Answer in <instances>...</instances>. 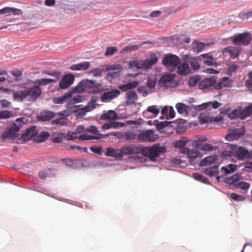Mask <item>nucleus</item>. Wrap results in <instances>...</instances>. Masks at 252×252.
I'll return each instance as SVG.
<instances>
[{
	"instance_id": "nucleus-24",
	"label": "nucleus",
	"mask_w": 252,
	"mask_h": 252,
	"mask_svg": "<svg viewBox=\"0 0 252 252\" xmlns=\"http://www.w3.org/2000/svg\"><path fill=\"white\" fill-rule=\"evenodd\" d=\"M218 159V157L216 154L210 156L203 158L199 163L200 166H205L211 165Z\"/></svg>"
},
{
	"instance_id": "nucleus-58",
	"label": "nucleus",
	"mask_w": 252,
	"mask_h": 252,
	"mask_svg": "<svg viewBox=\"0 0 252 252\" xmlns=\"http://www.w3.org/2000/svg\"><path fill=\"white\" fill-rule=\"evenodd\" d=\"M156 85V80L154 79H153L151 77H149L147 82V86L151 89H153L155 88Z\"/></svg>"
},
{
	"instance_id": "nucleus-3",
	"label": "nucleus",
	"mask_w": 252,
	"mask_h": 252,
	"mask_svg": "<svg viewBox=\"0 0 252 252\" xmlns=\"http://www.w3.org/2000/svg\"><path fill=\"white\" fill-rule=\"evenodd\" d=\"M22 125L20 119H17L16 120V123H13L4 131L2 135V138L13 139L17 137L18 136L17 132L21 129Z\"/></svg>"
},
{
	"instance_id": "nucleus-1",
	"label": "nucleus",
	"mask_w": 252,
	"mask_h": 252,
	"mask_svg": "<svg viewBox=\"0 0 252 252\" xmlns=\"http://www.w3.org/2000/svg\"><path fill=\"white\" fill-rule=\"evenodd\" d=\"M166 148L159 144L152 147H144L142 148L136 146H128L122 147L120 150L121 156L122 155H132L140 152L142 154L148 157L152 161H155L156 158L160 154L165 153Z\"/></svg>"
},
{
	"instance_id": "nucleus-31",
	"label": "nucleus",
	"mask_w": 252,
	"mask_h": 252,
	"mask_svg": "<svg viewBox=\"0 0 252 252\" xmlns=\"http://www.w3.org/2000/svg\"><path fill=\"white\" fill-rule=\"evenodd\" d=\"M224 51L229 54L232 58H235L240 54V48L233 46H228L225 48Z\"/></svg>"
},
{
	"instance_id": "nucleus-55",
	"label": "nucleus",
	"mask_w": 252,
	"mask_h": 252,
	"mask_svg": "<svg viewBox=\"0 0 252 252\" xmlns=\"http://www.w3.org/2000/svg\"><path fill=\"white\" fill-rule=\"evenodd\" d=\"M117 51V48L116 47H108L107 48L105 55L110 56L113 55Z\"/></svg>"
},
{
	"instance_id": "nucleus-15",
	"label": "nucleus",
	"mask_w": 252,
	"mask_h": 252,
	"mask_svg": "<svg viewBox=\"0 0 252 252\" xmlns=\"http://www.w3.org/2000/svg\"><path fill=\"white\" fill-rule=\"evenodd\" d=\"M96 98L95 97H92L89 102L88 103L87 105L82 109H80L78 115L84 116L87 112L91 111L96 108L97 105H98L96 103Z\"/></svg>"
},
{
	"instance_id": "nucleus-62",
	"label": "nucleus",
	"mask_w": 252,
	"mask_h": 252,
	"mask_svg": "<svg viewBox=\"0 0 252 252\" xmlns=\"http://www.w3.org/2000/svg\"><path fill=\"white\" fill-rule=\"evenodd\" d=\"M78 134V133L76 131L74 132L67 134V139L70 140H73L77 138L79 139V136H78L77 135Z\"/></svg>"
},
{
	"instance_id": "nucleus-23",
	"label": "nucleus",
	"mask_w": 252,
	"mask_h": 252,
	"mask_svg": "<svg viewBox=\"0 0 252 252\" xmlns=\"http://www.w3.org/2000/svg\"><path fill=\"white\" fill-rule=\"evenodd\" d=\"M126 103L128 105H131L135 103L138 99V95L134 91H129L126 94Z\"/></svg>"
},
{
	"instance_id": "nucleus-63",
	"label": "nucleus",
	"mask_w": 252,
	"mask_h": 252,
	"mask_svg": "<svg viewBox=\"0 0 252 252\" xmlns=\"http://www.w3.org/2000/svg\"><path fill=\"white\" fill-rule=\"evenodd\" d=\"M102 148L101 146H92L90 150L94 153L100 154Z\"/></svg>"
},
{
	"instance_id": "nucleus-57",
	"label": "nucleus",
	"mask_w": 252,
	"mask_h": 252,
	"mask_svg": "<svg viewBox=\"0 0 252 252\" xmlns=\"http://www.w3.org/2000/svg\"><path fill=\"white\" fill-rule=\"evenodd\" d=\"M214 149V146L210 144H204L201 146V150L203 151H211Z\"/></svg>"
},
{
	"instance_id": "nucleus-17",
	"label": "nucleus",
	"mask_w": 252,
	"mask_h": 252,
	"mask_svg": "<svg viewBox=\"0 0 252 252\" xmlns=\"http://www.w3.org/2000/svg\"><path fill=\"white\" fill-rule=\"evenodd\" d=\"M232 81L231 80L227 77H225L220 79L218 83H215L213 88L216 90H219L223 88L230 87L232 86Z\"/></svg>"
},
{
	"instance_id": "nucleus-25",
	"label": "nucleus",
	"mask_w": 252,
	"mask_h": 252,
	"mask_svg": "<svg viewBox=\"0 0 252 252\" xmlns=\"http://www.w3.org/2000/svg\"><path fill=\"white\" fill-rule=\"evenodd\" d=\"M118 119V116L113 110H109L105 113L102 114L100 117L101 120L105 121H113Z\"/></svg>"
},
{
	"instance_id": "nucleus-12",
	"label": "nucleus",
	"mask_w": 252,
	"mask_h": 252,
	"mask_svg": "<svg viewBox=\"0 0 252 252\" xmlns=\"http://www.w3.org/2000/svg\"><path fill=\"white\" fill-rule=\"evenodd\" d=\"M75 77L72 73L65 74L59 83V87L61 89H66L71 86L74 83Z\"/></svg>"
},
{
	"instance_id": "nucleus-33",
	"label": "nucleus",
	"mask_w": 252,
	"mask_h": 252,
	"mask_svg": "<svg viewBox=\"0 0 252 252\" xmlns=\"http://www.w3.org/2000/svg\"><path fill=\"white\" fill-rule=\"evenodd\" d=\"M124 126L125 125L121 122L111 121L109 123L104 124L102 127L103 129H108L121 127Z\"/></svg>"
},
{
	"instance_id": "nucleus-27",
	"label": "nucleus",
	"mask_w": 252,
	"mask_h": 252,
	"mask_svg": "<svg viewBox=\"0 0 252 252\" xmlns=\"http://www.w3.org/2000/svg\"><path fill=\"white\" fill-rule=\"evenodd\" d=\"M72 95V93L67 92L61 97L54 98L53 100V101L55 104H63L68 100L71 99Z\"/></svg>"
},
{
	"instance_id": "nucleus-60",
	"label": "nucleus",
	"mask_w": 252,
	"mask_h": 252,
	"mask_svg": "<svg viewBox=\"0 0 252 252\" xmlns=\"http://www.w3.org/2000/svg\"><path fill=\"white\" fill-rule=\"evenodd\" d=\"M0 105L1 108H8L11 105V102L6 99H2L0 100Z\"/></svg>"
},
{
	"instance_id": "nucleus-4",
	"label": "nucleus",
	"mask_w": 252,
	"mask_h": 252,
	"mask_svg": "<svg viewBox=\"0 0 252 252\" xmlns=\"http://www.w3.org/2000/svg\"><path fill=\"white\" fill-rule=\"evenodd\" d=\"M102 89L104 90L102 91L103 93L100 96V99L101 102L104 103L111 101L113 99L118 97L121 94V92L116 89L109 90L107 88L103 86H102Z\"/></svg>"
},
{
	"instance_id": "nucleus-7",
	"label": "nucleus",
	"mask_w": 252,
	"mask_h": 252,
	"mask_svg": "<svg viewBox=\"0 0 252 252\" xmlns=\"http://www.w3.org/2000/svg\"><path fill=\"white\" fill-rule=\"evenodd\" d=\"M158 138V135L152 129H148L141 132L137 139L141 142H154Z\"/></svg>"
},
{
	"instance_id": "nucleus-13",
	"label": "nucleus",
	"mask_w": 252,
	"mask_h": 252,
	"mask_svg": "<svg viewBox=\"0 0 252 252\" xmlns=\"http://www.w3.org/2000/svg\"><path fill=\"white\" fill-rule=\"evenodd\" d=\"M174 76L173 75H165L159 79V84L166 88L174 87Z\"/></svg>"
},
{
	"instance_id": "nucleus-20",
	"label": "nucleus",
	"mask_w": 252,
	"mask_h": 252,
	"mask_svg": "<svg viewBox=\"0 0 252 252\" xmlns=\"http://www.w3.org/2000/svg\"><path fill=\"white\" fill-rule=\"evenodd\" d=\"M6 14L7 15L13 14L14 15H20L22 14V10L13 7H6L0 9V14Z\"/></svg>"
},
{
	"instance_id": "nucleus-54",
	"label": "nucleus",
	"mask_w": 252,
	"mask_h": 252,
	"mask_svg": "<svg viewBox=\"0 0 252 252\" xmlns=\"http://www.w3.org/2000/svg\"><path fill=\"white\" fill-rule=\"evenodd\" d=\"M89 72L93 74L94 77H101L102 75L103 70L100 68H95L90 71Z\"/></svg>"
},
{
	"instance_id": "nucleus-43",
	"label": "nucleus",
	"mask_w": 252,
	"mask_h": 252,
	"mask_svg": "<svg viewBox=\"0 0 252 252\" xmlns=\"http://www.w3.org/2000/svg\"><path fill=\"white\" fill-rule=\"evenodd\" d=\"M87 90L84 80L80 82L78 85L73 89L74 93H82Z\"/></svg>"
},
{
	"instance_id": "nucleus-35",
	"label": "nucleus",
	"mask_w": 252,
	"mask_h": 252,
	"mask_svg": "<svg viewBox=\"0 0 252 252\" xmlns=\"http://www.w3.org/2000/svg\"><path fill=\"white\" fill-rule=\"evenodd\" d=\"M56 82H57V79L42 78L37 79L34 83L35 85L40 87L41 86H46L50 83H55Z\"/></svg>"
},
{
	"instance_id": "nucleus-26",
	"label": "nucleus",
	"mask_w": 252,
	"mask_h": 252,
	"mask_svg": "<svg viewBox=\"0 0 252 252\" xmlns=\"http://www.w3.org/2000/svg\"><path fill=\"white\" fill-rule=\"evenodd\" d=\"M244 132L242 130L236 129L226 135L225 139L227 141L236 140L242 136Z\"/></svg>"
},
{
	"instance_id": "nucleus-39",
	"label": "nucleus",
	"mask_w": 252,
	"mask_h": 252,
	"mask_svg": "<svg viewBox=\"0 0 252 252\" xmlns=\"http://www.w3.org/2000/svg\"><path fill=\"white\" fill-rule=\"evenodd\" d=\"M160 112V108L157 105H152L149 106L147 110L144 111V115H146L148 112L152 113L154 116H157Z\"/></svg>"
},
{
	"instance_id": "nucleus-29",
	"label": "nucleus",
	"mask_w": 252,
	"mask_h": 252,
	"mask_svg": "<svg viewBox=\"0 0 252 252\" xmlns=\"http://www.w3.org/2000/svg\"><path fill=\"white\" fill-rule=\"evenodd\" d=\"M158 61V58L155 54L152 55L150 58L146 60L143 63V67L149 68L156 63Z\"/></svg>"
},
{
	"instance_id": "nucleus-41",
	"label": "nucleus",
	"mask_w": 252,
	"mask_h": 252,
	"mask_svg": "<svg viewBox=\"0 0 252 252\" xmlns=\"http://www.w3.org/2000/svg\"><path fill=\"white\" fill-rule=\"evenodd\" d=\"M192 176L194 179L197 181H200L203 183L209 184L210 181L209 180L203 176L202 174L197 173H194L192 174Z\"/></svg>"
},
{
	"instance_id": "nucleus-42",
	"label": "nucleus",
	"mask_w": 252,
	"mask_h": 252,
	"mask_svg": "<svg viewBox=\"0 0 252 252\" xmlns=\"http://www.w3.org/2000/svg\"><path fill=\"white\" fill-rule=\"evenodd\" d=\"M188 140L186 138L183 137L182 139L178 140L175 142L174 143V146L175 148H181V150L183 148H185L184 147L187 145Z\"/></svg>"
},
{
	"instance_id": "nucleus-49",
	"label": "nucleus",
	"mask_w": 252,
	"mask_h": 252,
	"mask_svg": "<svg viewBox=\"0 0 252 252\" xmlns=\"http://www.w3.org/2000/svg\"><path fill=\"white\" fill-rule=\"evenodd\" d=\"M236 166L235 165L230 164L227 166L222 167L221 168L222 171H224L225 173L226 174H230L232 172H233L236 170Z\"/></svg>"
},
{
	"instance_id": "nucleus-59",
	"label": "nucleus",
	"mask_w": 252,
	"mask_h": 252,
	"mask_svg": "<svg viewBox=\"0 0 252 252\" xmlns=\"http://www.w3.org/2000/svg\"><path fill=\"white\" fill-rule=\"evenodd\" d=\"M243 170L248 172H252V161L245 162Z\"/></svg>"
},
{
	"instance_id": "nucleus-61",
	"label": "nucleus",
	"mask_w": 252,
	"mask_h": 252,
	"mask_svg": "<svg viewBox=\"0 0 252 252\" xmlns=\"http://www.w3.org/2000/svg\"><path fill=\"white\" fill-rule=\"evenodd\" d=\"M199 82V79L197 77H193L190 78L189 81V84L190 87H194L196 86Z\"/></svg>"
},
{
	"instance_id": "nucleus-11",
	"label": "nucleus",
	"mask_w": 252,
	"mask_h": 252,
	"mask_svg": "<svg viewBox=\"0 0 252 252\" xmlns=\"http://www.w3.org/2000/svg\"><path fill=\"white\" fill-rule=\"evenodd\" d=\"M87 89H94L92 91L93 94H100L104 90L101 83H97L95 80H84Z\"/></svg>"
},
{
	"instance_id": "nucleus-2",
	"label": "nucleus",
	"mask_w": 252,
	"mask_h": 252,
	"mask_svg": "<svg viewBox=\"0 0 252 252\" xmlns=\"http://www.w3.org/2000/svg\"><path fill=\"white\" fill-rule=\"evenodd\" d=\"M86 133H83L79 137L81 141L89 140L92 139L99 140L103 138V134L99 133L97 127L91 126L85 130Z\"/></svg>"
},
{
	"instance_id": "nucleus-6",
	"label": "nucleus",
	"mask_w": 252,
	"mask_h": 252,
	"mask_svg": "<svg viewBox=\"0 0 252 252\" xmlns=\"http://www.w3.org/2000/svg\"><path fill=\"white\" fill-rule=\"evenodd\" d=\"M162 63L169 70L173 71L179 64L180 59L176 55L169 54L163 58Z\"/></svg>"
},
{
	"instance_id": "nucleus-10",
	"label": "nucleus",
	"mask_w": 252,
	"mask_h": 252,
	"mask_svg": "<svg viewBox=\"0 0 252 252\" xmlns=\"http://www.w3.org/2000/svg\"><path fill=\"white\" fill-rule=\"evenodd\" d=\"M180 153L186 154L190 162H193L196 158L202 157L201 154L196 149L187 147L180 150Z\"/></svg>"
},
{
	"instance_id": "nucleus-9",
	"label": "nucleus",
	"mask_w": 252,
	"mask_h": 252,
	"mask_svg": "<svg viewBox=\"0 0 252 252\" xmlns=\"http://www.w3.org/2000/svg\"><path fill=\"white\" fill-rule=\"evenodd\" d=\"M28 100L30 102L35 101L41 95V89L37 85L27 88Z\"/></svg>"
},
{
	"instance_id": "nucleus-50",
	"label": "nucleus",
	"mask_w": 252,
	"mask_h": 252,
	"mask_svg": "<svg viewBox=\"0 0 252 252\" xmlns=\"http://www.w3.org/2000/svg\"><path fill=\"white\" fill-rule=\"evenodd\" d=\"M12 112L7 110L0 111V119H8L13 116Z\"/></svg>"
},
{
	"instance_id": "nucleus-44",
	"label": "nucleus",
	"mask_w": 252,
	"mask_h": 252,
	"mask_svg": "<svg viewBox=\"0 0 252 252\" xmlns=\"http://www.w3.org/2000/svg\"><path fill=\"white\" fill-rule=\"evenodd\" d=\"M49 136V134L47 132H43L36 136L34 141L36 142L39 143L45 141Z\"/></svg>"
},
{
	"instance_id": "nucleus-28",
	"label": "nucleus",
	"mask_w": 252,
	"mask_h": 252,
	"mask_svg": "<svg viewBox=\"0 0 252 252\" xmlns=\"http://www.w3.org/2000/svg\"><path fill=\"white\" fill-rule=\"evenodd\" d=\"M139 83V82L138 81H134L125 85H119L118 88L123 92L129 91L130 90L136 88L138 85Z\"/></svg>"
},
{
	"instance_id": "nucleus-38",
	"label": "nucleus",
	"mask_w": 252,
	"mask_h": 252,
	"mask_svg": "<svg viewBox=\"0 0 252 252\" xmlns=\"http://www.w3.org/2000/svg\"><path fill=\"white\" fill-rule=\"evenodd\" d=\"M106 155L114 158L119 157L121 156L120 150H115L111 147L108 148L107 149Z\"/></svg>"
},
{
	"instance_id": "nucleus-46",
	"label": "nucleus",
	"mask_w": 252,
	"mask_h": 252,
	"mask_svg": "<svg viewBox=\"0 0 252 252\" xmlns=\"http://www.w3.org/2000/svg\"><path fill=\"white\" fill-rule=\"evenodd\" d=\"M142 44H141L139 45H129L128 46H126L121 51V53H125L126 52H130L132 51H135L138 49L140 46H141Z\"/></svg>"
},
{
	"instance_id": "nucleus-5",
	"label": "nucleus",
	"mask_w": 252,
	"mask_h": 252,
	"mask_svg": "<svg viewBox=\"0 0 252 252\" xmlns=\"http://www.w3.org/2000/svg\"><path fill=\"white\" fill-rule=\"evenodd\" d=\"M229 39L232 41L234 44L246 46L250 43L252 36L249 32H245L242 33L236 34L230 37Z\"/></svg>"
},
{
	"instance_id": "nucleus-21",
	"label": "nucleus",
	"mask_w": 252,
	"mask_h": 252,
	"mask_svg": "<svg viewBox=\"0 0 252 252\" xmlns=\"http://www.w3.org/2000/svg\"><path fill=\"white\" fill-rule=\"evenodd\" d=\"M27 89L24 90H19L13 92V99L18 101H22L28 97Z\"/></svg>"
},
{
	"instance_id": "nucleus-52",
	"label": "nucleus",
	"mask_w": 252,
	"mask_h": 252,
	"mask_svg": "<svg viewBox=\"0 0 252 252\" xmlns=\"http://www.w3.org/2000/svg\"><path fill=\"white\" fill-rule=\"evenodd\" d=\"M123 68L121 66V64H113V65H109L107 68H106V70L107 71H112V70H114V71H118V72H121Z\"/></svg>"
},
{
	"instance_id": "nucleus-32",
	"label": "nucleus",
	"mask_w": 252,
	"mask_h": 252,
	"mask_svg": "<svg viewBox=\"0 0 252 252\" xmlns=\"http://www.w3.org/2000/svg\"><path fill=\"white\" fill-rule=\"evenodd\" d=\"M203 172L210 177L216 176L219 173V167L218 165H214L205 169H203Z\"/></svg>"
},
{
	"instance_id": "nucleus-34",
	"label": "nucleus",
	"mask_w": 252,
	"mask_h": 252,
	"mask_svg": "<svg viewBox=\"0 0 252 252\" xmlns=\"http://www.w3.org/2000/svg\"><path fill=\"white\" fill-rule=\"evenodd\" d=\"M55 116V113L52 111H46L42 113L38 117L41 121H49Z\"/></svg>"
},
{
	"instance_id": "nucleus-45",
	"label": "nucleus",
	"mask_w": 252,
	"mask_h": 252,
	"mask_svg": "<svg viewBox=\"0 0 252 252\" xmlns=\"http://www.w3.org/2000/svg\"><path fill=\"white\" fill-rule=\"evenodd\" d=\"M252 114V105H250L245 108V109L242 112L241 115V118L245 119L248 116H249Z\"/></svg>"
},
{
	"instance_id": "nucleus-8",
	"label": "nucleus",
	"mask_w": 252,
	"mask_h": 252,
	"mask_svg": "<svg viewBox=\"0 0 252 252\" xmlns=\"http://www.w3.org/2000/svg\"><path fill=\"white\" fill-rule=\"evenodd\" d=\"M229 147L231 150L235 151V155L238 159L243 160L250 158L249 151L244 147H238L237 145L234 144H230Z\"/></svg>"
},
{
	"instance_id": "nucleus-53",
	"label": "nucleus",
	"mask_w": 252,
	"mask_h": 252,
	"mask_svg": "<svg viewBox=\"0 0 252 252\" xmlns=\"http://www.w3.org/2000/svg\"><path fill=\"white\" fill-rule=\"evenodd\" d=\"M82 98L80 95H76L73 97L69 102L67 104V107H69V105H74L77 103L81 102L82 101Z\"/></svg>"
},
{
	"instance_id": "nucleus-56",
	"label": "nucleus",
	"mask_w": 252,
	"mask_h": 252,
	"mask_svg": "<svg viewBox=\"0 0 252 252\" xmlns=\"http://www.w3.org/2000/svg\"><path fill=\"white\" fill-rule=\"evenodd\" d=\"M231 198L235 201H242L245 200V197L242 195L236 194L235 193H232L230 195Z\"/></svg>"
},
{
	"instance_id": "nucleus-22",
	"label": "nucleus",
	"mask_w": 252,
	"mask_h": 252,
	"mask_svg": "<svg viewBox=\"0 0 252 252\" xmlns=\"http://www.w3.org/2000/svg\"><path fill=\"white\" fill-rule=\"evenodd\" d=\"M191 72V68L189 66L187 61L183 63L177 67V72L179 74L186 75Z\"/></svg>"
},
{
	"instance_id": "nucleus-48",
	"label": "nucleus",
	"mask_w": 252,
	"mask_h": 252,
	"mask_svg": "<svg viewBox=\"0 0 252 252\" xmlns=\"http://www.w3.org/2000/svg\"><path fill=\"white\" fill-rule=\"evenodd\" d=\"M67 119L64 118L63 117L60 116V118L53 120L52 124L53 125H61L63 126L66 124Z\"/></svg>"
},
{
	"instance_id": "nucleus-30",
	"label": "nucleus",
	"mask_w": 252,
	"mask_h": 252,
	"mask_svg": "<svg viewBox=\"0 0 252 252\" xmlns=\"http://www.w3.org/2000/svg\"><path fill=\"white\" fill-rule=\"evenodd\" d=\"M90 63L88 62H84L78 64H73L70 66L71 70H86L89 68Z\"/></svg>"
},
{
	"instance_id": "nucleus-40",
	"label": "nucleus",
	"mask_w": 252,
	"mask_h": 252,
	"mask_svg": "<svg viewBox=\"0 0 252 252\" xmlns=\"http://www.w3.org/2000/svg\"><path fill=\"white\" fill-rule=\"evenodd\" d=\"M201 56L203 57V62L204 64L207 65H213L215 63V60L211 56L207 57V54H203Z\"/></svg>"
},
{
	"instance_id": "nucleus-19",
	"label": "nucleus",
	"mask_w": 252,
	"mask_h": 252,
	"mask_svg": "<svg viewBox=\"0 0 252 252\" xmlns=\"http://www.w3.org/2000/svg\"><path fill=\"white\" fill-rule=\"evenodd\" d=\"M199 57H191L189 55H186L184 60L187 61L189 65L192 68L193 70H197L200 67L198 61Z\"/></svg>"
},
{
	"instance_id": "nucleus-18",
	"label": "nucleus",
	"mask_w": 252,
	"mask_h": 252,
	"mask_svg": "<svg viewBox=\"0 0 252 252\" xmlns=\"http://www.w3.org/2000/svg\"><path fill=\"white\" fill-rule=\"evenodd\" d=\"M216 80L215 77L204 79L198 85V87L201 90L209 89L213 85H215Z\"/></svg>"
},
{
	"instance_id": "nucleus-37",
	"label": "nucleus",
	"mask_w": 252,
	"mask_h": 252,
	"mask_svg": "<svg viewBox=\"0 0 252 252\" xmlns=\"http://www.w3.org/2000/svg\"><path fill=\"white\" fill-rule=\"evenodd\" d=\"M121 137L126 141H130L135 138L136 134L133 131L130 130L121 134Z\"/></svg>"
},
{
	"instance_id": "nucleus-36",
	"label": "nucleus",
	"mask_w": 252,
	"mask_h": 252,
	"mask_svg": "<svg viewBox=\"0 0 252 252\" xmlns=\"http://www.w3.org/2000/svg\"><path fill=\"white\" fill-rule=\"evenodd\" d=\"M206 45L202 42L194 41L192 43V50L194 52L199 53L201 52Z\"/></svg>"
},
{
	"instance_id": "nucleus-14",
	"label": "nucleus",
	"mask_w": 252,
	"mask_h": 252,
	"mask_svg": "<svg viewBox=\"0 0 252 252\" xmlns=\"http://www.w3.org/2000/svg\"><path fill=\"white\" fill-rule=\"evenodd\" d=\"M238 178V175H234L231 177L232 182L230 183H233L234 186L236 189H240L244 192H246L250 188V184L245 182H237L236 180Z\"/></svg>"
},
{
	"instance_id": "nucleus-51",
	"label": "nucleus",
	"mask_w": 252,
	"mask_h": 252,
	"mask_svg": "<svg viewBox=\"0 0 252 252\" xmlns=\"http://www.w3.org/2000/svg\"><path fill=\"white\" fill-rule=\"evenodd\" d=\"M211 102H208L202 103L200 105H193L192 108L196 111H201L207 108L209 106L211 105Z\"/></svg>"
},
{
	"instance_id": "nucleus-16",
	"label": "nucleus",
	"mask_w": 252,
	"mask_h": 252,
	"mask_svg": "<svg viewBox=\"0 0 252 252\" xmlns=\"http://www.w3.org/2000/svg\"><path fill=\"white\" fill-rule=\"evenodd\" d=\"M37 133L38 129L35 126H34L28 128L26 132L22 135L21 138L24 142H26L36 136Z\"/></svg>"
},
{
	"instance_id": "nucleus-47",
	"label": "nucleus",
	"mask_w": 252,
	"mask_h": 252,
	"mask_svg": "<svg viewBox=\"0 0 252 252\" xmlns=\"http://www.w3.org/2000/svg\"><path fill=\"white\" fill-rule=\"evenodd\" d=\"M176 107L178 113H179L181 114L186 113L187 111L188 107L186 105L183 103H177L176 105Z\"/></svg>"
},
{
	"instance_id": "nucleus-64",
	"label": "nucleus",
	"mask_w": 252,
	"mask_h": 252,
	"mask_svg": "<svg viewBox=\"0 0 252 252\" xmlns=\"http://www.w3.org/2000/svg\"><path fill=\"white\" fill-rule=\"evenodd\" d=\"M241 252H252V246L249 244H246Z\"/></svg>"
}]
</instances>
